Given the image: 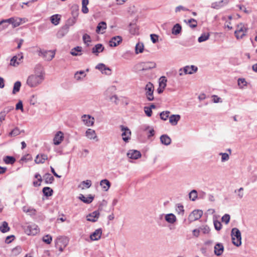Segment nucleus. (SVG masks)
I'll return each mask as SVG.
<instances>
[{
  "label": "nucleus",
  "mask_w": 257,
  "mask_h": 257,
  "mask_svg": "<svg viewBox=\"0 0 257 257\" xmlns=\"http://www.w3.org/2000/svg\"><path fill=\"white\" fill-rule=\"evenodd\" d=\"M44 79V74L42 72L31 74L28 76L26 84L31 88H35L40 85Z\"/></svg>",
  "instance_id": "nucleus-1"
},
{
  "label": "nucleus",
  "mask_w": 257,
  "mask_h": 257,
  "mask_svg": "<svg viewBox=\"0 0 257 257\" xmlns=\"http://www.w3.org/2000/svg\"><path fill=\"white\" fill-rule=\"evenodd\" d=\"M232 243L236 246H239L241 244V236L239 230L237 228H233L231 232Z\"/></svg>",
  "instance_id": "nucleus-2"
},
{
  "label": "nucleus",
  "mask_w": 257,
  "mask_h": 257,
  "mask_svg": "<svg viewBox=\"0 0 257 257\" xmlns=\"http://www.w3.org/2000/svg\"><path fill=\"white\" fill-rule=\"evenodd\" d=\"M68 243V239L66 237L60 236L55 240V246L61 252L63 251Z\"/></svg>",
  "instance_id": "nucleus-3"
},
{
  "label": "nucleus",
  "mask_w": 257,
  "mask_h": 257,
  "mask_svg": "<svg viewBox=\"0 0 257 257\" xmlns=\"http://www.w3.org/2000/svg\"><path fill=\"white\" fill-rule=\"evenodd\" d=\"M24 229L25 232L29 235H35L39 231L38 226L35 224L26 225L24 226Z\"/></svg>",
  "instance_id": "nucleus-4"
},
{
  "label": "nucleus",
  "mask_w": 257,
  "mask_h": 257,
  "mask_svg": "<svg viewBox=\"0 0 257 257\" xmlns=\"http://www.w3.org/2000/svg\"><path fill=\"white\" fill-rule=\"evenodd\" d=\"M247 32V28L244 26L242 23H240L237 25L236 30L234 32V34L237 39L242 38L245 36Z\"/></svg>",
  "instance_id": "nucleus-5"
},
{
  "label": "nucleus",
  "mask_w": 257,
  "mask_h": 257,
  "mask_svg": "<svg viewBox=\"0 0 257 257\" xmlns=\"http://www.w3.org/2000/svg\"><path fill=\"white\" fill-rule=\"evenodd\" d=\"M145 95L149 101H152L154 99L153 93L154 86L151 82H148L145 86Z\"/></svg>",
  "instance_id": "nucleus-6"
},
{
  "label": "nucleus",
  "mask_w": 257,
  "mask_h": 257,
  "mask_svg": "<svg viewBox=\"0 0 257 257\" xmlns=\"http://www.w3.org/2000/svg\"><path fill=\"white\" fill-rule=\"evenodd\" d=\"M38 55L39 56L43 57L47 61H51L54 57L55 53L54 51L51 50L45 51L40 50L38 51Z\"/></svg>",
  "instance_id": "nucleus-7"
},
{
  "label": "nucleus",
  "mask_w": 257,
  "mask_h": 257,
  "mask_svg": "<svg viewBox=\"0 0 257 257\" xmlns=\"http://www.w3.org/2000/svg\"><path fill=\"white\" fill-rule=\"evenodd\" d=\"M22 19L19 18H11L8 19L3 20L0 22V26L4 23L12 24L13 27H17L20 25Z\"/></svg>",
  "instance_id": "nucleus-8"
},
{
  "label": "nucleus",
  "mask_w": 257,
  "mask_h": 257,
  "mask_svg": "<svg viewBox=\"0 0 257 257\" xmlns=\"http://www.w3.org/2000/svg\"><path fill=\"white\" fill-rule=\"evenodd\" d=\"M23 58V53H19L12 57L11 59L10 65L14 67H17L22 63Z\"/></svg>",
  "instance_id": "nucleus-9"
},
{
  "label": "nucleus",
  "mask_w": 257,
  "mask_h": 257,
  "mask_svg": "<svg viewBox=\"0 0 257 257\" xmlns=\"http://www.w3.org/2000/svg\"><path fill=\"white\" fill-rule=\"evenodd\" d=\"M121 131L122 132L121 134L122 140L127 142L131 139V132L127 127H125L123 125L120 126Z\"/></svg>",
  "instance_id": "nucleus-10"
},
{
  "label": "nucleus",
  "mask_w": 257,
  "mask_h": 257,
  "mask_svg": "<svg viewBox=\"0 0 257 257\" xmlns=\"http://www.w3.org/2000/svg\"><path fill=\"white\" fill-rule=\"evenodd\" d=\"M203 212L200 210H195L193 211L189 215L188 220L190 222H193L199 219L202 215Z\"/></svg>",
  "instance_id": "nucleus-11"
},
{
  "label": "nucleus",
  "mask_w": 257,
  "mask_h": 257,
  "mask_svg": "<svg viewBox=\"0 0 257 257\" xmlns=\"http://www.w3.org/2000/svg\"><path fill=\"white\" fill-rule=\"evenodd\" d=\"M82 121L87 126H92L94 122V117L90 115L84 114L81 117Z\"/></svg>",
  "instance_id": "nucleus-12"
},
{
  "label": "nucleus",
  "mask_w": 257,
  "mask_h": 257,
  "mask_svg": "<svg viewBox=\"0 0 257 257\" xmlns=\"http://www.w3.org/2000/svg\"><path fill=\"white\" fill-rule=\"evenodd\" d=\"M95 69L99 70L102 74L106 75H110L111 73V70L103 63H99L97 64L95 66Z\"/></svg>",
  "instance_id": "nucleus-13"
},
{
  "label": "nucleus",
  "mask_w": 257,
  "mask_h": 257,
  "mask_svg": "<svg viewBox=\"0 0 257 257\" xmlns=\"http://www.w3.org/2000/svg\"><path fill=\"white\" fill-rule=\"evenodd\" d=\"M156 64L154 62H143L140 64V70L145 71L155 68Z\"/></svg>",
  "instance_id": "nucleus-14"
},
{
  "label": "nucleus",
  "mask_w": 257,
  "mask_h": 257,
  "mask_svg": "<svg viewBox=\"0 0 257 257\" xmlns=\"http://www.w3.org/2000/svg\"><path fill=\"white\" fill-rule=\"evenodd\" d=\"M104 100L110 101L112 99V86H109L103 92Z\"/></svg>",
  "instance_id": "nucleus-15"
},
{
  "label": "nucleus",
  "mask_w": 257,
  "mask_h": 257,
  "mask_svg": "<svg viewBox=\"0 0 257 257\" xmlns=\"http://www.w3.org/2000/svg\"><path fill=\"white\" fill-rule=\"evenodd\" d=\"M85 136L89 140H94L95 141H98L97 137L94 130L88 128L85 133Z\"/></svg>",
  "instance_id": "nucleus-16"
},
{
  "label": "nucleus",
  "mask_w": 257,
  "mask_h": 257,
  "mask_svg": "<svg viewBox=\"0 0 257 257\" xmlns=\"http://www.w3.org/2000/svg\"><path fill=\"white\" fill-rule=\"evenodd\" d=\"M63 139H64L63 133L61 131L58 132L55 135V137L53 139V143H54V145H59L62 142V141L63 140Z\"/></svg>",
  "instance_id": "nucleus-17"
},
{
  "label": "nucleus",
  "mask_w": 257,
  "mask_h": 257,
  "mask_svg": "<svg viewBox=\"0 0 257 257\" xmlns=\"http://www.w3.org/2000/svg\"><path fill=\"white\" fill-rule=\"evenodd\" d=\"M228 2L227 0H221L219 2H214L211 4V8L218 10L227 5Z\"/></svg>",
  "instance_id": "nucleus-18"
},
{
  "label": "nucleus",
  "mask_w": 257,
  "mask_h": 257,
  "mask_svg": "<svg viewBox=\"0 0 257 257\" xmlns=\"http://www.w3.org/2000/svg\"><path fill=\"white\" fill-rule=\"evenodd\" d=\"M99 216V213L95 211L87 215V220L91 222H95L97 221Z\"/></svg>",
  "instance_id": "nucleus-19"
},
{
  "label": "nucleus",
  "mask_w": 257,
  "mask_h": 257,
  "mask_svg": "<svg viewBox=\"0 0 257 257\" xmlns=\"http://www.w3.org/2000/svg\"><path fill=\"white\" fill-rule=\"evenodd\" d=\"M224 251V246L221 243H217L214 246V253L217 256L221 255Z\"/></svg>",
  "instance_id": "nucleus-20"
},
{
  "label": "nucleus",
  "mask_w": 257,
  "mask_h": 257,
  "mask_svg": "<svg viewBox=\"0 0 257 257\" xmlns=\"http://www.w3.org/2000/svg\"><path fill=\"white\" fill-rule=\"evenodd\" d=\"M127 156L128 158L132 159H137L141 157V154L137 150H130L127 153Z\"/></svg>",
  "instance_id": "nucleus-21"
},
{
  "label": "nucleus",
  "mask_w": 257,
  "mask_h": 257,
  "mask_svg": "<svg viewBox=\"0 0 257 257\" xmlns=\"http://www.w3.org/2000/svg\"><path fill=\"white\" fill-rule=\"evenodd\" d=\"M197 70V67L191 65V66H186L183 68V71L185 74H191L195 72Z\"/></svg>",
  "instance_id": "nucleus-22"
},
{
  "label": "nucleus",
  "mask_w": 257,
  "mask_h": 257,
  "mask_svg": "<svg viewBox=\"0 0 257 257\" xmlns=\"http://www.w3.org/2000/svg\"><path fill=\"white\" fill-rule=\"evenodd\" d=\"M48 159L47 155L44 154L38 155L35 160V162L37 164H43Z\"/></svg>",
  "instance_id": "nucleus-23"
},
{
  "label": "nucleus",
  "mask_w": 257,
  "mask_h": 257,
  "mask_svg": "<svg viewBox=\"0 0 257 257\" xmlns=\"http://www.w3.org/2000/svg\"><path fill=\"white\" fill-rule=\"evenodd\" d=\"M102 231L100 229H97L90 235V238L92 240H97L100 238Z\"/></svg>",
  "instance_id": "nucleus-24"
},
{
  "label": "nucleus",
  "mask_w": 257,
  "mask_h": 257,
  "mask_svg": "<svg viewBox=\"0 0 257 257\" xmlns=\"http://www.w3.org/2000/svg\"><path fill=\"white\" fill-rule=\"evenodd\" d=\"M181 116L179 114H172L169 117V122L173 125H176L180 119Z\"/></svg>",
  "instance_id": "nucleus-25"
},
{
  "label": "nucleus",
  "mask_w": 257,
  "mask_h": 257,
  "mask_svg": "<svg viewBox=\"0 0 257 257\" xmlns=\"http://www.w3.org/2000/svg\"><path fill=\"white\" fill-rule=\"evenodd\" d=\"M160 141L164 145L168 146L171 143V139L167 135H163L160 137Z\"/></svg>",
  "instance_id": "nucleus-26"
},
{
  "label": "nucleus",
  "mask_w": 257,
  "mask_h": 257,
  "mask_svg": "<svg viewBox=\"0 0 257 257\" xmlns=\"http://www.w3.org/2000/svg\"><path fill=\"white\" fill-rule=\"evenodd\" d=\"M79 199L83 201L85 203L89 204L92 202L93 200L94 197L89 195L88 197H86L83 194H80L79 196Z\"/></svg>",
  "instance_id": "nucleus-27"
},
{
  "label": "nucleus",
  "mask_w": 257,
  "mask_h": 257,
  "mask_svg": "<svg viewBox=\"0 0 257 257\" xmlns=\"http://www.w3.org/2000/svg\"><path fill=\"white\" fill-rule=\"evenodd\" d=\"M165 219L167 222L173 224L176 221V217L173 213L167 214L165 216Z\"/></svg>",
  "instance_id": "nucleus-28"
},
{
  "label": "nucleus",
  "mask_w": 257,
  "mask_h": 257,
  "mask_svg": "<svg viewBox=\"0 0 257 257\" xmlns=\"http://www.w3.org/2000/svg\"><path fill=\"white\" fill-rule=\"evenodd\" d=\"M129 31L132 35H137L139 34V28L135 23H130L129 25Z\"/></svg>",
  "instance_id": "nucleus-29"
},
{
  "label": "nucleus",
  "mask_w": 257,
  "mask_h": 257,
  "mask_svg": "<svg viewBox=\"0 0 257 257\" xmlns=\"http://www.w3.org/2000/svg\"><path fill=\"white\" fill-rule=\"evenodd\" d=\"M82 50V48L81 47L77 46L76 47L73 48L71 49L70 51V54L72 56H77L81 55V51Z\"/></svg>",
  "instance_id": "nucleus-30"
},
{
  "label": "nucleus",
  "mask_w": 257,
  "mask_h": 257,
  "mask_svg": "<svg viewBox=\"0 0 257 257\" xmlns=\"http://www.w3.org/2000/svg\"><path fill=\"white\" fill-rule=\"evenodd\" d=\"M144 51V45L143 42H138L135 46V53L138 54L142 53Z\"/></svg>",
  "instance_id": "nucleus-31"
},
{
  "label": "nucleus",
  "mask_w": 257,
  "mask_h": 257,
  "mask_svg": "<svg viewBox=\"0 0 257 257\" xmlns=\"http://www.w3.org/2000/svg\"><path fill=\"white\" fill-rule=\"evenodd\" d=\"M104 47L101 44H96L92 49V52L97 55L98 54L103 50Z\"/></svg>",
  "instance_id": "nucleus-32"
},
{
  "label": "nucleus",
  "mask_w": 257,
  "mask_h": 257,
  "mask_svg": "<svg viewBox=\"0 0 257 257\" xmlns=\"http://www.w3.org/2000/svg\"><path fill=\"white\" fill-rule=\"evenodd\" d=\"M181 26L179 24H176L173 26L172 29V33L174 35H177L181 33Z\"/></svg>",
  "instance_id": "nucleus-33"
},
{
  "label": "nucleus",
  "mask_w": 257,
  "mask_h": 257,
  "mask_svg": "<svg viewBox=\"0 0 257 257\" xmlns=\"http://www.w3.org/2000/svg\"><path fill=\"white\" fill-rule=\"evenodd\" d=\"M86 76V74L84 71H77L74 74V78L77 80H82Z\"/></svg>",
  "instance_id": "nucleus-34"
},
{
  "label": "nucleus",
  "mask_w": 257,
  "mask_h": 257,
  "mask_svg": "<svg viewBox=\"0 0 257 257\" xmlns=\"http://www.w3.org/2000/svg\"><path fill=\"white\" fill-rule=\"evenodd\" d=\"M43 177L46 184H51L54 180V177L49 173H46Z\"/></svg>",
  "instance_id": "nucleus-35"
},
{
  "label": "nucleus",
  "mask_w": 257,
  "mask_h": 257,
  "mask_svg": "<svg viewBox=\"0 0 257 257\" xmlns=\"http://www.w3.org/2000/svg\"><path fill=\"white\" fill-rule=\"evenodd\" d=\"M61 16L58 14L53 15L50 18L51 23L54 25H57L60 22Z\"/></svg>",
  "instance_id": "nucleus-36"
},
{
  "label": "nucleus",
  "mask_w": 257,
  "mask_h": 257,
  "mask_svg": "<svg viewBox=\"0 0 257 257\" xmlns=\"http://www.w3.org/2000/svg\"><path fill=\"white\" fill-rule=\"evenodd\" d=\"M3 161L6 164L12 165L16 162V159L14 157L7 156L4 158Z\"/></svg>",
  "instance_id": "nucleus-37"
},
{
  "label": "nucleus",
  "mask_w": 257,
  "mask_h": 257,
  "mask_svg": "<svg viewBox=\"0 0 257 257\" xmlns=\"http://www.w3.org/2000/svg\"><path fill=\"white\" fill-rule=\"evenodd\" d=\"M100 184L104 191H107L110 186V182L106 179L102 180Z\"/></svg>",
  "instance_id": "nucleus-38"
},
{
  "label": "nucleus",
  "mask_w": 257,
  "mask_h": 257,
  "mask_svg": "<svg viewBox=\"0 0 257 257\" xmlns=\"http://www.w3.org/2000/svg\"><path fill=\"white\" fill-rule=\"evenodd\" d=\"M142 129L144 131H147V130H149V135H148V138H150L151 137H153L155 135V131L154 130V128L152 127H151L149 125H145L142 126Z\"/></svg>",
  "instance_id": "nucleus-39"
},
{
  "label": "nucleus",
  "mask_w": 257,
  "mask_h": 257,
  "mask_svg": "<svg viewBox=\"0 0 257 257\" xmlns=\"http://www.w3.org/2000/svg\"><path fill=\"white\" fill-rule=\"evenodd\" d=\"M0 230L3 233L7 232L10 230V227L7 222H3L2 224L0 226Z\"/></svg>",
  "instance_id": "nucleus-40"
},
{
  "label": "nucleus",
  "mask_w": 257,
  "mask_h": 257,
  "mask_svg": "<svg viewBox=\"0 0 257 257\" xmlns=\"http://www.w3.org/2000/svg\"><path fill=\"white\" fill-rule=\"evenodd\" d=\"M176 211L178 214L183 216L184 214L183 205L180 203L177 204L176 205Z\"/></svg>",
  "instance_id": "nucleus-41"
},
{
  "label": "nucleus",
  "mask_w": 257,
  "mask_h": 257,
  "mask_svg": "<svg viewBox=\"0 0 257 257\" xmlns=\"http://www.w3.org/2000/svg\"><path fill=\"white\" fill-rule=\"evenodd\" d=\"M88 0H82V12L84 14H87L88 13V9L87 6L88 5Z\"/></svg>",
  "instance_id": "nucleus-42"
},
{
  "label": "nucleus",
  "mask_w": 257,
  "mask_h": 257,
  "mask_svg": "<svg viewBox=\"0 0 257 257\" xmlns=\"http://www.w3.org/2000/svg\"><path fill=\"white\" fill-rule=\"evenodd\" d=\"M23 210L25 212L30 213L31 215H35L36 212V209L27 206H24L23 207Z\"/></svg>",
  "instance_id": "nucleus-43"
},
{
  "label": "nucleus",
  "mask_w": 257,
  "mask_h": 257,
  "mask_svg": "<svg viewBox=\"0 0 257 257\" xmlns=\"http://www.w3.org/2000/svg\"><path fill=\"white\" fill-rule=\"evenodd\" d=\"M198 197L197 191L196 190H192L189 194L190 199L193 201L196 200Z\"/></svg>",
  "instance_id": "nucleus-44"
},
{
  "label": "nucleus",
  "mask_w": 257,
  "mask_h": 257,
  "mask_svg": "<svg viewBox=\"0 0 257 257\" xmlns=\"http://www.w3.org/2000/svg\"><path fill=\"white\" fill-rule=\"evenodd\" d=\"M43 192L45 196L49 197L52 195L53 190L49 187H45L43 189Z\"/></svg>",
  "instance_id": "nucleus-45"
},
{
  "label": "nucleus",
  "mask_w": 257,
  "mask_h": 257,
  "mask_svg": "<svg viewBox=\"0 0 257 257\" xmlns=\"http://www.w3.org/2000/svg\"><path fill=\"white\" fill-rule=\"evenodd\" d=\"M91 186V181L87 180L81 182V185L79 186V187H81L82 189H84V187L89 188Z\"/></svg>",
  "instance_id": "nucleus-46"
},
{
  "label": "nucleus",
  "mask_w": 257,
  "mask_h": 257,
  "mask_svg": "<svg viewBox=\"0 0 257 257\" xmlns=\"http://www.w3.org/2000/svg\"><path fill=\"white\" fill-rule=\"evenodd\" d=\"M209 36L210 34L208 33H203L198 38V41L199 43L204 42L209 39Z\"/></svg>",
  "instance_id": "nucleus-47"
},
{
  "label": "nucleus",
  "mask_w": 257,
  "mask_h": 257,
  "mask_svg": "<svg viewBox=\"0 0 257 257\" xmlns=\"http://www.w3.org/2000/svg\"><path fill=\"white\" fill-rule=\"evenodd\" d=\"M21 86V83L20 81H17L14 83L13 93L16 94L20 91V87Z\"/></svg>",
  "instance_id": "nucleus-48"
},
{
  "label": "nucleus",
  "mask_w": 257,
  "mask_h": 257,
  "mask_svg": "<svg viewBox=\"0 0 257 257\" xmlns=\"http://www.w3.org/2000/svg\"><path fill=\"white\" fill-rule=\"evenodd\" d=\"M106 23L104 22H101L99 23L97 26L96 31L97 33L100 32L101 30H103L106 29Z\"/></svg>",
  "instance_id": "nucleus-49"
},
{
  "label": "nucleus",
  "mask_w": 257,
  "mask_h": 257,
  "mask_svg": "<svg viewBox=\"0 0 257 257\" xmlns=\"http://www.w3.org/2000/svg\"><path fill=\"white\" fill-rule=\"evenodd\" d=\"M122 41L121 37L117 36L113 37V47H116L119 45Z\"/></svg>",
  "instance_id": "nucleus-50"
},
{
  "label": "nucleus",
  "mask_w": 257,
  "mask_h": 257,
  "mask_svg": "<svg viewBox=\"0 0 257 257\" xmlns=\"http://www.w3.org/2000/svg\"><path fill=\"white\" fill-rule=\"evenodd\" d=\"M170 112L169 111H164L160 113V116L161 119L164 120H166L169 117Z\"/></svg>",
  "instance_id": "nucleus-51"
},
{
  "label": "nucleus",
  "mask_w": 257,
  "mask_h": 257,
  "mask_svg": "<svg viewBox=\"0 0 257 257\" xmlns=\"http://www.w3.org/2000/svg\"><path fill=\"white\" fill-rule=\"evenodd\" d=\"M247 84L244 78H239L238 79V85L240 89H243L244 86H246Z\"/></svg>",
  "instance_id": "nucleus-52"
},
{
  "label": "nucleus",
  "mask_w": 257,
  "mask_h": 257,
  "mask_svg": "<svg viewBox=\"0 0 257 257\" xmlns=\"http://www.w3.org/2000/svg\"><path fill=\"white\" fill-rule=\"evenodd\" d=\"M43 241L46 243L49 244L51 243L52 240V236L49 234H47L43 237Z\"/></svg>",
  "instance_id": "nucleus-53"
},
{
  "label": "nucleus",
  "mask_w": 257,
  "mask_h": 257,
  "mask_svg": "<svg viewBox=\"0 0 257 257\" xmlns=\"http://www.w3.org/2000/svg\"><path fill=\"white\" fill-rule=\"evenodd\" d=\"M199 229L200 232H202L204 234H207L210 231L209 227L207 225H203L200 226Z\"/></svg>",
  "instance_id": "nucleus-54"
},
{
  "label": "nucleus",
  "mask_w": 257,
  "mask_h": 257,
  "mask_svg": "<svg viewBox=\"0 0 257 257\" xmlns=\"http://www.w3.org/2000/svg\"><path fill=\"white\" fill-rule=\"evenodd\" d=\"M167 79L164 76L161 77L159 79V86L165 88L166 86Z\"/></svg>",
  "instance_id": "nucleus-55"
},
{
  "label": "nucleus",
  "mask_w": 257,
  "mask_h": 257,
  "mask_svg": "<svg viewBox=\"0 0 257 257\" xmlns=\"http://www.w3.org/2000/svg\"><path fill=\"white\" fill-rule=\"evenodd\" d=\"M188 23L189 24V26L192 28H194L197 27V22L196 20L194 19L189 20Z\"/></svg>",
  "instance_id": "nucleus-56"
},
{
  "label": "nucleus",
  "mask_w": 257,
  "mask_h": 257,
  "mask_svg": "<svg viewBox=\"0 0 257 257\" xmlns=\"http://www.w3.org/2000/svg\"><path fill=\"white\" fill-rule=\"evenodd\" d=\"M219 155L221 156V162H224L229 160V155L226 153H220Z\"/></svg>",
  "instance_id": "nucleus-57"
},
{
  "label": "nucleus",
  "mask_w": 257,
  "mask_h": 257,
  "mask_svg": "<svg viewBox=\"0 0 257 257\" xmlns=\"http://www.w3.org/2000/svg\"><path fill=\"white\" fill-rule=\"evenodd\" d=\"M243 188L242 187H240L239 189L235 190L234 192L237 193L238 198L239 199H241L243 196Z\"/></svg>",
  "instance_id": "nucleus-58"
},
{
  "label": "nucleus",
  "mask_w": 257,
  "mask_h": 257,
  "mask_svg": "<svg viewBox=\"0 0 257 257\" xmlns=\"http://www.w3.org/2000/svg\"><path fill=\"white\" fill-rule=\"evenodd\" d=\"M20 134V131L18 127L15 128L13 131H12L10 134L9 136H17Z\"/></svg>",
  "instance_id": "nucleus-59"
},
{
  "label": "nucleus",
  "mask_w": 257,
  "mask_h": 257,
  "mask_svg": "<svg viewBox=\"0 0 257 257\" xmlns=\"http://www.w3.org/2000/svg\"><path fill=\"white\" fill-rule=\"evenodd\" d=\"M214 225L216 230H220L222 228L221 222L218 220H214Z\"/></svg>",
  "instance_id": "nucleus-60"
},
{
  "label": "nucleus",
  "mask_w": 257,
  "mask_h": 257,
  "mask_svg": "<svg viewBox=\"0 0 257 257\" xmlns=\"http://www.w3.org/2000/svg\"><path fill=\"white\" fill-rule=\"evenodd\" d=\"M221 220L226 224H228L230 220V215L228 214H225L222 217Z\"/></svg>",
  "instance_id": "nucleus-61"
},
{
  "label": "nucleus",
  "mask_w": 257,
  "mask_h": 257,
  "mask_svg": "<svg viewBox=\"0 0 257 257\" xmlns=\"http://www.w3.org/2000/svg\"><path fill=\"white\" fill-rule=\"evenodd\" d=\"M82 38L85 44H87V43L91 42V38L90 36L87 34H84Z\"/></svg>",
  "instance_id": "nucleus-62"
},
{
  "label": "nucleus",
  "mask_w": 257,
  "mask_h": 257,
  "mask_svg": "<svg viewBox=\"0 0 257 257\" xmlns=\"http://www.w3.org/2000/svg\"><path fill=\"white\" fill-rule=\"evenodd\" d=\"M175 11L176 13H178L180 12L181 11H189V10L182 6H179L175 8Z\"/></svg>",
  "instance_id": "nucleus-63"
},
{
  "label": "nucleus",
  "mask_w": 257,
  "mask_h": 257,
  "mask_svg": "<svg viewBox=\"0 0 257 257\" xmlns=\"http://www.w3.org/2000/svg\"><path fill=\"white\" fill-rule=\"evenodd\" d=\"M13 108H14L12 106L4 108V110L2 111L1 112L6 116L7 114H8L10 111L13 110Z\"/></svg>",
  "instance_id": "nucleus-64"
}]
</instances>
